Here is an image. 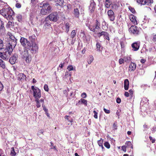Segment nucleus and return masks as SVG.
<instances>
[{
  "mask_svg": "<svg viewBox=\"0 0 156 156\" xmlns=\"http://www.w3.org/2000/svg\"><path fill=\"white\" fill-rule=\"evenodd\" d=\"M70 25H71L69 23L67 22L66 23L65 25L63 27V28L67 33H68L69 31Z\"/></svg>",
  "mask_w": 156,
  "mask_h": 156,
  "instance_id": "nucleus-16",
  "label": "nucleus"
},
{
  "mask_svg": "<svg viewBox=\"0 0 156 156\" xmlns=\"http://www.w3.org/2000/svg\"><path fill=\"white\" fill-rule=\"evenodd\" d=\"M15 6L16 7L18 8H20L21 7V4L19 3H16V4Z\"/></svg>",
  "mask_w": 156,
  "mask_h": 156,
  "instance_id": "nucleus-57",
  "label": "nucleus"
},
{
  "mask_svg": "<svg viewBox=\"0 0 156 156\" xmlns=\"http://www.w3.org/2000/svg\"><path fill=\"white\" fill-rule=\"evenodd\" d=\"M59 18L58 16L57 12H53L49 15L47 17V19L53 22H56Z\"/></svg>",
  "mask_w": 156,
  "mask_h": 156,
  "instance_id": "nucleus-7",
  "label": "nucleus"
},
{
  "mask_svg": "<svg viewBox=\"0 0 156 156\" xmlns=\"http://www.w3.org/2000/svg\"><path fill=\"white\" fill-rule=\"evenodd\" d=\"M129 9L130 11L131 12L133 13H134L135 12V10L134 8H132L131 7H129Z\"/></svg>",
  "mask_w": 156,
  "mask_h": 156,
  "instance_id": "nucleus-47",
  "label": "nucleus"
},
{
  "mask_svg": "<svg viewBox=\"0 0 156 156\" xmlns=\"http://www.w3.org/2000/svg\"><path fill=\"white\" fill-rule=\"evenodd\" d=\"M94 60V57L93 56L90 55L89 56V58L88 61V63L89 64H90Z\"/></svg>",
  "mask_w": 156,
  "mask_h": 156,
  "instance_id": "nucleus-30",
  "label": "nucleus"
},
{
  "mask_svg": "<svg viewBox=\"0 0 156 156\" xmlns=\"http://www.w3.org/2000/svg\"><path fill=\"white\" fill-rule=\"evenodd\" d=\"M112 5L111 0H106L105 2V5L107 8H108Z\"/></svg>",
  "mask_w": 156,
  "mask_h": 156,
  "instance_id": "nucleus-27",
  "label": "nucleus"
},
{
  "mask_svg": "<svg viewBox=\"0 0 156 156\" xmlns=\"http://www.w3.org/2000/svg\"><path fill=\"white\" fill-rule=\"evenodd\" d=\"M4 87L3 85L1 82L0 81V91H2Z\"/></svg>",
  "mask_w": 156,
  "mask_h": 156,
  "instance_id": "nucleus-55",
  "label": "nucleus"
},
{
  "mask_svg": "<svg viewBox=\"0 0 156 156\" xmlns=\"http://www.w3.org/2000/svg\"><path fill=\"white\" fill-rule=\"evenodd\" d=\"M39 7L41 8L40 13L43 15L49 14L51 12V7L48 3L44 2L40 3Z\"/></svg>",
  "mask_w": 156,
  "mask_h": 156,
  "instance_id": "nucleus-4",
  "label": "nucleus"
},
{
  "mask_svg": "<svg viewBox=\"0 0 156 156\" xmlns=\"http://www.w3.org/2000/svg\"><path fill=\"white\" fill-rule=\"evenodd\" d=\"M67 69L69 71L73 70H74V68L73 66L71 65L68 66L67 67Z\"/></svg>",
  "mask_w": 156,
  "mask_h": 156,
  "instance_id": "nucleus-44",
  "label": "nucleus"
},
{
  "mask_svg": "<svg viewBox=\"0 0 156 156\" xmlns=\"http://www.w3.org/2000/svg\"><path fill=\"white\" fill-rule=\"evenodd\" d=\"M26 78V76L23 73H20L18 75V80L22 81Z\"/></svg>",
  "mask_w": 156,
  "mask_h": 156,
  "instance_id": "nucleus-24",
  "label": "nucleus"
},
{
  "mask_svg": "<svg viewBox=\"0 0 156 156\" xmlns=\"http://www.w3.org/2000/svg\"><path fill=\"white\" fill-rule=\"evenodd\" d=\"M151 129L152 131V133H154L156 131V126L155 125L153 126Z\"/></svg>",
  "mask_w": 156,
  "mask_h": 156,
  "instance_id": "nucleus-45",
  "label": "nucleus"
},
{
  "mask_svg": "<svg viewBox=\"0 0 156 156\" xmlns=\"http://www.w3.org/2000/svg\"><path fill=\"white\" fill-rule=\"evenodd\" d=\"M93 22V21L90 18H87L85 23V25L88 28Z\"/></svg>",
  "mask_w": 156,
  "mask_h": 156,
  "instance_id": "nucleus-22",
  "label": "nucleus"
},
{
  "mask_svg": "<svg viewBox=\"0 0 156 156\" xmlns=\"http://www.w3.org/2000/svg\"><path fill=\"white\" fill-rule=\"evenodd\" d=\"M122 150L124 151V152H126V147L125 146H122Z\"/></svg>",
  "mask_w": 156,
  "mask_h": 156,
  "instance_id": "nucleus-58",
  "label": "nucleus"
},
{
  "mask_svg": "<svg viewBox=\"0 0 156 156\" xmlns=\"http://www.w3.org/2000/svg\"><path fill=\"white\" fill-rule=\"evenodd\" d=\"M0 13L8 20H12L14 17V12L7 5L5 8H3L0 10Z\"/></svg>",
  "mask_w": 156,
  "mask_h": 156,
  "instance_id": "nucleus-3",
  "label": "nucleus"
},
{
  "mask_svg": "<svg viewBox=\"0 0 156 156\" xmlns=\"http://www.w3.org/2000/svg\"><path fill=\"white\" fill-rule=\"evenodd\" d=\"M104 37L105 39H107L108 41H109L110 38L109 37V34L108 33L106 32Z\"/></svg>",
  "mask_w": 156,
  "mask_h": 156,
  "instance_id": "nucleus-31",
  "label": "nucleus"
},
{
  "mask_svg": "<svg viewBox=\"0 0 156 156\" xmlns=\"http://www.w3.org/2000/svg\"><path fill=\"white\" fill-rule=\"evenodd\" d=\"M63 0H57L56 2H56L55 4L56 6L59 5L60 6H62L63 5Z\"/></svg>",
  "mask_w": 156,
  "mask_h": 156,
  "instance_id": "nucleus-25",
  "label": "nucleus"
},
{
  "mask_svg": "<svg viewBox=\"0 0 156 156\" xmlns=\"http://www.w3.org/2000/svg\"><path fill=\"white\" fill-rule=\"evenodd\" d=\"M152 40L154 42L156 41V35H154V36L153 38L152 39Z\"/></svg>",
  "mask_w": 156,
  "mask_h": 156,
  "instance_id": "nucleus-63",
  "label": "nucleus"
},
{
  "mask_svg": "<svg viewBox=\"0 0 156 156\" xmlns=\"http://www.w3.org/2000/svg\"><path fill=\"white\" fill-rule=\"evenodd\" d=\"M108 15L109 19L111 21H113L115 19L114 14L112 10H110L108 11Z\"/></svg>",
  "mask_w": 156,
  "mask_h": 156,
  "instance_id": "nucleus-12",
  "label": "nucleus"
},
{
  "mask_svg": "<svg viewBox=\"0 0 156 156\" xmlns=\"http://www.w3.org/2000/svg\"><path fill=\"white\" fill-rule=\"evenodd\" d=\"M44 89L45 91H48V85L45 84L44 86Z\"/></svg>",
  "mask_w": 156,
  "mask_h": 156,
  "instance_id": "nucleus-51",
  "label": "nucleus"
},
{
  "mask_svg": "<svg viewBox=\"0 0 156 156\" xmlns=\"http://www.w3.org/2000/svg\"><path fill=\"white\" fill-rule=\"evenodd\" d=\"M144 70L143 69H140L139 71V73L140 75H143L144 73Z\"/></svg>",
  "mask_w": 156,
  "mask_h": 156,
  "instance_id": "nucleus-42",
  "label": "nucleus"
},
{
  "mask_svg": "<svg viewBox=\"0 0 156 156\" xmlns=\"http://www.w3.org/2000/svg\"><path fill=\"white\" fill-rule=\"evenodd\" d=\"M73 14L74 16L77 18L79 16L80 13L79 10L77 8L74 9L73 10Z\"/></svg>",
  "mask_w": 156,
  "mask_h": 156,
  "instance_id": "nucleus-23",
  "label": "nucleus"
},
{
  "mask_svg": "<svg viewBox=\"0 0 156 156\" xmlns=\"http://www.w3.org/2000/svg\"><path fill=\"white\" fill-rule=\"evenodd\" d=\"M38 0H31V3L33 5H35L38 2Z\"/></svg>",
  "mask_w": 156,
  "mask_h": 156,
  "instance_id": "nucleus-49",
  "label": "nucleus"
},
{
  "mask_svg": "<svg viewBox=\"0 0 156 156\" xmlns=\"http://www.w3.org/2000/svg\"><path fill=\"white\" fill-rule=\"evenodd\" d=\"M104 145L106 147H107V148L109 149L110 148V145L109 144V143L107 142H106L104 144Z\"/></svg>",
  "mask_w": 156,
  "mask_h": 156,
  "instance_id": "nucleus-39",
  "label": "nucleus"
},
{
  "mask_svg": "<svg viewBox=\"0 0 156 156\" xmlns=\"http://www.w3.org/2000/svg\"><path fill=\"white\" fill-rule=\"evenodd\" d=\"M103 110L107 114H109L110 112V110L107 109L105 108H104Z\"/></svg>",
  "mask_w": 156,
  "mask_h": 156,
  "instance_id": "nucleus-50",
  "label": "nucleus"
},
{
  "mask_svg": "<svg viewBox=\"0 0 156 156\" xmlns=\"http://www.w3.org/2000/svg\"><path fill=\"white\" fill-rule=\"evenodd\" d=\"M49 19H47V17L45 18L44 23V26L46 27H50L51 26V23Z\"/></svg>",
  "mask_w": 156,
  "mask_h": 156,
  "instance_id": "nucleus-19",
  "label": "nucleus"
},
{
  "mask_svg": "<svg viewBox=\"0 0 156 156\" xmlns=\"http://www.w3.org/2000/svg\"><path fill=\"white\" fill-rule=\"evenodd\" d=\"M105 32H106L102 31L101 32L96 33V32H95V33L97 34L98 36L99 37H100L102 36H104L105 34Z\"/></svg>",
  "mask_w": 156,
  "mask_h": 156,
  "instance_id": "nucleus-29",
  "label": "nucleus"
},
{
  "mask_svg": "<svg viewBox=\"0 0 156 156\" xmlns=\"http://www.w3.org/2000/svg\"><path fill=\"white\" fill-rule=\"evenodd\" d=\"M129 93L128 92H126L125 93V95L126 97H128L129 96Z\"/></svg>",
  "mask_w": 156,
  "mask_h": 156,
  "instance_id": "nucleus-61",
  "label": "nucleus"
},
{
  "mask_svg": "<svg viewBox=\"0 0 156 156\" xmlns=\"http://www.w3.org/2000/svg\"><path fill=\"white\" fill-rule=\"evenodd\" d=\"M96 4L93 0H91L89 6V9L91 12H94Z\"/></svg>",
  "mask_w": 156,
  "mask_h": 156,
  "instance_id": "nucleus-13",
  "label": "nucleus"
},
{
  "mask_svg": "<svg viewBox=\"0 0 156 156\" xmlns=\"http://www.w3.org/2000/svg\"><path fill=\"white\" fill-rule=\"evenodd\" d=\"M0 156H6V155L4 154L3 151L0 149Z\"/></svg>",
  "mask_w": 156,
  "mask_h": 156,
  "instance_id": "nucleus-56",
  "label": "nucleus"
},
{
  "mask_svg": "<svg viewBox=\"0 0 156 156\" xmlns=\"http://www.w3.org/2000/svg\"><path fill=\"white\" fill-rule=\"evenodd\" d=\"M134 25H137L138 22L136 20V18L133 20V21H132Z\"/></svg>",
  "mask_w": 156,
  "mask_h": 156,
  "instance_id": "nucleus-48",
  "label": "nucleus"
},
{
  "mask_svg": "<svg viewBox=\"0 0 156 156\" xmlns=\"http://www.w3.org/2000/svg\"><path fill=\"white\" fill-rule=\"evenodd\" d=\"M136 65L134 63L131 62L130 64L129 69V70L134 71L136 68Z\"/></svg>",
  "mask_w": 156,
  "mask_h": 156,
  "instance_id": "nucleus-18",
  "label": "nucleus"
},
{
  "mask_svg": "<svg viewBox=\"0 0 156 156\" xmlns=\"http://www.w3.org/2000/svg\"><path fill=\"white\" fill-rule=\"evenodd\" d=\"M137 3L141 5H147L150 6L153 3V0H136Z\"/></svg>",
  "mask_w": 156,
  "mask_h": 156,
  "instance_id": "nucleus-9",
  "label": "nucleus"
},
{
  "mask_svg": "<svg viewBox=\"0 0 156 156\" xmlns=\"http://www.w3.org/2000/svg\"><path fill=\"white\" fill-rule=\"evenodd\" d=\"M100 23L97 20H96L95 23H94L93 22L92 23L91 25L88 27V28L91 31L95 32V29H98L100 28Z\"/></svg>",
  "mask_w": 156,
  "mask_h": 156,
  "instance_id": "nucleus-6",
  "label": "nucleus"
},
{
  "mask_svg": "<svg viewBox=\"0 0 156 156\" xmlns=\"http://www.w3.org/2000/svg\"><path fill=\"white\" fill-rule=\"evenodd\" d=\"M31 89L33 91V96L35 99V101L36 103V106L38 107L40 106V105L39 104L38 99L41 97L40 90L38 88L34 87V86H32Z\"/></svg>",
  "mask_w": 156,
  "mask_h": 156,
  "instance_id": "nucleus-5",
  "label": "nucleus"
},
{
  "mask_svg": "<svg viewBox=\"0 0 156 156\" xmlns=\"http://www.w3.org/2000/svg\"><path fill=\"white\" fill-rule=\"evenodd\" d=\"M124 60L123 59L121 58L119 60V62L120 64H122L124 63Z\"/></svg>",
  "mask_w": 156,
  "mask_h": 156,
  "instance_id": "nucleus-53",
  "label": "nucleus"
},
{
  "mask_svg": "<svg viewBox=\"0 0 156 156\" xmlns=\"http://www.w3.org/2000/svg\"><path fill=\"white\" fill-rule=\"evenodd\" d=\"M140 42L139 41L135 42L132 44V50L133 51H137L140 47Z\"/></svg>",
  "mask_w": 156,
  "mask_h": 156,
  "instance_id": "nucleus-10",
  "label": "nucleus"
},
{
  "mask_svg": "<svg viewBox=\"0 0 156 156\" xmlns=\"http://www.w3.org/2000/svg\"><path fill=\"white\" fill-rule=\"evenodd\" d=\"M124 60L125 62L130 61L131 60V58L129 56H125L124 57Z\"/></svg>",
  "mask_w": 156,
  "mask_h": 156,
  "instance_id": "nucleus-37",
  "label": "nucleus"
},
{
  "mask_svg": "<svg viewBox=\"0 0 156 156\" xmlns=\"http://www.w3.org/2000/svg\"><path fill=\"white\" fill-rule=\"evenodd\" d=\"M129 94H130V95L131 96H132V95L133 94V90L132 89H130L129 91Z\"/></svg>",
  "mask_w": 156,
  "mask_h": 156,
  "instance_id": "nucleus-62",
  "label": "nucleus"
},
{
  "mask_svg": "<svg viewBox=\"0 0 156 156\" xmlns=\"http://www.w3.org/2000/svg\"><path fill=\"white\" fill-rule=\"evenodd\" d=\"M35 38V36L29 37V38L31 43L27 39L23 37H21L20 39V42L24 47L23 51H20V54L22 58L27 63H30L32 59L31 56L30 52H31L32 53L36 52L38 49L37 44L34 42Z\"/></svg>",
  "mask_w": 156,
  "mask_h": 156,
  "instance_id": "nucleus-1",
  "label": "nucleus"
},
{
  "mask_svg": "<svg viewBox=\"0 0 156 156\" xmlns=\"http://www.w3.org/2000/svg\"><path fill=\"white\" fill-rule=\"evenodd\" d=\"M0 65L1 67L2 68L4 69L5 68V63L2 60L0 59Z\"/></svg>",
  "mask_w": 156,
  "mask_h": 156,
  "instance_id": "nucleus-32",
  "label": "nucleus"
},
{
  "mask_svg": "<svg viewBox=\"0 0 156 156\" xmlns=\"http://www.w3.org/2000/svg\"><path fill=\"white\" fill-rule=\"evenodd\" d=\"M149 101L148 99L146 98H142L141 101L140 105L141 106H144L145 107H147L148 104V101Z\"/></svg>",
  "mask_w": 156,
  "mask_h": 156,
  "instance_id": "nucleus-11",
  "label": "nucleus"
},
{
  "mask_svg": "<svg viewBox=\"0 0 156 156\" xmlns=\"http://www.w3.org/2000/svg\"><path fill=\"white\" fill-rule=\"evenodd\" d=\"M125 144L127 146L130 147L132 148H133V145H132L131 142L126 141L125 143Z\"/></svg>",
  "mask_w": 156,
  "mask_h": 156,
  "instance_id": "nucleus-36",
  "label": "nucleus"
},
{
  "mask_svg": "<svg viewBox=\"0 0 156 156\" xmlns=\"http://www.w3.org/2000/svg\"><path fill=\"white\" fill-rule=\"evenodd\" d=\"M17 58L18 56L17 55H14L10 58L9 59V62L11 64H14L15 63Z\"/></svg>",
  "mask_w": 156,
  "mask_h": 156,
  "instance_id": "nucleus-14",
  "label": "nucleus"
},
{
  "mask_svg": "<svg viewBox=\"0 0 156 156\" xmlns=\"http://www.w3.org/2000/svg\"><path fill=\"white\" fill-rule=\"evenodd\" d=\"M139 29L136 26L133 25L129 29V31L131 34L136 36L140 33Z\"/></svg>",
  "mask_w": 156,
  "mask_h": 156,
  "instance_id": "nucleus-8",
  "label": "nucleus"
},
{
  "mask_svg": "<svg viewBox=\"0 0 156 156\" xmlns=\"http://www.w3.org/2000/svg\"><path fill=\"white\" fill-rule=\"evenodd\" d=\"M35 12L31 11L30 14V20L31 21L33 20L34 18L35 17Z\"/></svg>",
  "mask_w": 156,
  "mask_h": 156,
  "instance_id": "nucleus-26",
  "label": "nucleus"
},
{
  "mask_svg": "<svg viewBox=\"0 0 156 156\" xmlns=\"http://www.w3.org/2000/svg\"><path fill=\"white\" fill-rule=\"evenodd\" d=\"M65 64V62H63L62 63H61L59 65V67H60L61 68H62V67H63L64 65Z\"/></svg>",
  "mask_w": 156,
  "mask_h": 156,
  "instance_id": "nucleus-60",
  "label": "nucleus"
},
{
  "mask_svg": "<svg viewBox=\"0 0 156 156\" xmlns=\"http://www.w3.org/2000/svg\"><path fill=\"white\" fill-rule=\"evenodd\" d=\"M143 127L144 128V131L147 130L149 128L147 126V125H146V124H144V125Z\"/></svg>",
  "mask_w": 156,
  "mask_h": 156,
  "instance_id": "nucleus-52",
  "label": "nucleus"
},
{
  "mask_svg": "<svg viewBox=\"0 0 156 156\" xmlns=\"http://www.w3.org/2000/svg\"><path fill=\"white\" fill-rule=\"evenodd\" d=\"M16 18L18 20L19 22H20L22 20V16L20 15H18L16 16Z\"/></svg>",
  "mask_w": 156,
  "mask_h": 156,
  "instance_id": "nucleus-41",
  "label": "nucleus"
},
{
  "mask_svg": "<svg viewBox=\"0 0 156 156\" xmlns=\"http://www.w3.org/2000/svg\"><path fill=\"white\" fill-rule=\"evenodd\" d=\"M103 142V140L102 139H101L100 140H98V144L101 147L102 149L104 148V147L102 145Z\"/></svg>",
  "mask_w": 156,
  "mask_h": 156,
  "instance_id": "nucleus-33",
  "label": "nucleus"
},
{
  "mask_svg": "<svg viewBox=\"0 0 156 156\" xmlns=\"http://www.w3.org/2000/svg\"><path fill=\"white\" fill-rule=\"evenodd\" d=\"M97 43L96 45V50L97 51L99 52H101L102 51V47L101 46V43L98 41H96Z\"/></svg>",
  "mask_w": 156,
  "mask_h": 156,
  "instance_id": "nucleus-15",
  "label": "nucleus"
},
{
  "mask_svg": "<svg viewBox=\"0 0 156 156\" xmlns=\"http://www.w3.org/2000/svg\"><path fill=\"white\" fill-rule=\"evenodd\" d=\"M12 23L11 22H9L8 23H7V25L9 26V27H10V26H12Z\"/></svg>",
  "mask_w": 156,
  "mask_h": 156,
  "instance_id": "nucleus-64",
  "label": "nucleus"
},
{
  "mask_svg": "<svg viewBox=\"0 0 156 156\" xmlns=\"http://www.w3.org/2000/svg\"><path fill=\"white\" fill-rule=\"evenodd\" d=\"M121 99L119 98H118L116 99V102L118 103H120L121 102Z\"/></svg>",
  "mask_w": 156,
  "mask_h": 156,
  "instance_id": "nucleus-59",
  "label": "nucleus"
},
{
  "mask_svg": "<svg viewBox=\"0 0 156 156\" xmlns=\"http://www.w3.org/2000/svg\"><path fill=\"white\" fill-rule=\"evenodd\" d=\"M81 97L83 98H86L87 97V94L85 93H83L81 95Z\"/></svg>",
  "mask_w": 156,
  "mask_h": 156,
  "instance_id": "nucleus-54",
  "label": "nucleus"
},
{
  "mask_svg": "<svg viewBox=\"0 0 156 156\" xmlns=\"http://www.w3.org/2000/svg\"><path fill=\"white\" fill-rule=\"evenodd\" d=\"M129 82L128 79L125 80L124 82V87L125 90H127L128 89Z\"/></svg>",
  "mask_w": 156,
  "mask_h": 156,
  "instance_id": "nucleus-21",
  "label": "nucleus"
},
{
  "mask_svg": "<svg viewBox=\"0 0 156 156\" xmlns=\"http://www.w3.org/2000/svg\"><path fill=\"white\" fill-rule=\"evenodd\" d=\"M93 113L94 114V117L96 119H98V113L97 112H96L95 111V108L94 109V110L93 111Z\"/></svg>",
  "mask_w": 156,
  "mask_h": 156,
  "instance_id": "nucleus-38",
  "label": "nucleus"
},
{
  "mask_svg": "<svg viewBox=\"0 0 156 156\" xmlns=\"http://www.w3.org/2000/svg\"><path fill=\"white\" fill-rule=\"evenodd\" d=\"M16 153L13 147H12L11 149V155L12 156H15Z\"/></svg>",
  "mask_w": 156,
  "mask_h": 156,
  "instance_id": "nucleus-34",
  "label": "nucleus"
},
{
  "mask_svg": "<svg viewBox=\"0 0 156 156\" xmlns=\"http://www.w3.org/2000/svg\"><path fill=\"white\" fill-rule=\"evenodd\" d=\"M16 45V43L15 40H12L9 41V45L3 51L2 59L7 60L9 59L13 51V48H15Z\"/></svg>",
  "mask_w": 156,
  "mask_h": 156,
  "instance_id": "nucleus-2",
  "label": "nucleus"
},
{
  "mask_svg": "<svg viewBox=\"0 0 156 156\" xmlns=\"http://www.w3.org/2000/svg\"><path fill=\"white\" fill-rule=\"evenodd\" d=\"M70 118V116L68 115H66L65 117V119H67L68 121L70 122H72L73 121V120L71 119V120L69 119Z\"/></svg>",
  "mask_w": 156,
  "mask_h": 156,
  "instance_id": "nucleus-43",
  "label": "nucleus"
},
{
  "mask_svg": "<svg viewBox=\"0 0 156 156\" xmlns=\"http://www.w3.org/2000/svg\"><path fill=\"white\" fill-rule=\"evenodd\" d=\"M5 30L4 27V24L3 22L0 20V34H1Z\"/></svg>",
  "mask_w": 156,
  "mask_h": 156,
  "instance_id": "nucleus-20",
  "label": "nucleus"
},
{
  "mask_svg": "<svg viewBox=\"0 0 156 156\" xmlns=\"http://www.w3.org/2000/svg\"><path fill=\"white\" fill-rule=\"evenodd\" d=\"M38 101L39 102V104L40 105V106L38 107H37V108H39L41 107V104L42 105V107H44V100L43 98H41L40 100H39V99H38Z\"/></svg>",
  "mask_w": 156,
  "mask_h": 156,
  "instance_id": "nucleus-28",
  "label": "nucleus"
},
{
  "mask_svg": "<svg viewBox=\"0 0 156 156\" xmlns=\"http://www.w3.org/2000/svg\"><path fill=\"white\" fill-rule=\"evenodd\" d=\"M3 42L0 39V50L2 49L3 46Z\"/></svg>",
  "mask_w": 156,
  "mask_h": 156,
  "instance_id": "nucleus-46",
  "label": "nucleus"
},
{
  "mask_svg": "<svg viewBox=\"0 0 156 156\" xmlns=\"http://www.w3.org/2000/svg\"><path fill=\"white\" fill-rule=\"evenodd\" d=\"M76 33L75 30H73L72 31L71 33V37L73 38L76 35Z\"/></svg>",
  "mask_w": 156,
  "mask_h": 156,
  "instance_id": "nucleus-35",
  "label": "nucleus"
},
{
  "mask_svg": "<svg viewBox=\"0 0 156 156\" xmlns=\"http://www.w3.org/2000/svg\"><path fill=\"white\" fill-rule=\"evenodd\" d=\"M82 104H83L87 106V100L83 98H81L80 100H79L78 102L76 103V105H80Z\"/></svg>",
  "mask_w": 156,
  "mask_h": 156,
  "instance_id": "nucleus-17",
  "label": "nucleus"
},
{
  "mask_svg": "<svg viewBox=\"0 0 156 156\" xmlns=\"http://www.w3.org/2000/svg\"><path fill=\"white\" fill-rule=\"evenodd\" d=\"M136 18L135 16L133 15H131L129 16V18L131 21H133V20Z\"/></svg>",
  "mask_w": 156,
  "mask_h": 156,
  "instance_id": "nucleus-40",
  "label": "nucleus"
}]
</instances>
